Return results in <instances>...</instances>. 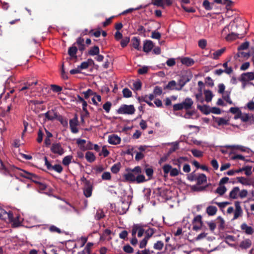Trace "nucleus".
<instances>
[{
    "label": "nucleus",
    "mask_w": 254,
    "mask_h": 254,
    "mask_svg": "<svg viewBox=\"0 0 254 254\" xmlns=\"http://www.w3.org/2000/svg\"><path fill=\"white\" fill-rule=\"evenodd\" d=\"M127 172L123 175V178L125 181L128 182H135V177L134 175H133V173L135 174H141L142 173V170L140 166H136L133 169L127 168L126 169Z\"/></svg>",
    "instance_id": "nucleus-1"
},
{
    "label": "nucleus",
    "mask_w": 254,
    "mask_h": 254,
    "mask_svg": "<svg viewBox=\"0 0 254 254\" xmlns=\"http://www.w3.org/2000/svg\"><path fill=\"white\" fill-rule=\"evenodd\" d=\"M195 181H196V185L191 187V190L194 191H203L209 186V185L205 186H198L207 182V177L204 174H199Z\"/></svg>",
    "instance_id": "nucleus-2"
},
{
    "label": "nucleus",
    "mask_w": 254,
    "mask_h": 254,
    "mask_svg": "<svg viewBox=\"0 0 254 254\" xmlns=\"http://www.w3.org/2000/svg\"><path fill=\"white\" fill-rule=\"evenodd\" d=\"M135 109L132 105H122L118 109L117 113L119 114L132 115L134 113Z\"/></svg>",
    "instance_id": "nucleus-3"
},
{
    "label": "nucleus",
    "mask_w": 254,
    "mask_h": 254,
    "mask_svg": "<svg viewBox=\"0 0 254 254\" xmlns=\"http://www.w3.org/2000/svg\"><path fill=\"white\" fill-rule=\"evenodd\" d=\"M83 179L85 181V185L83 189L84 195L86 197H89L92 195L93 189V184L85 178H83Z\"/></svg>",
    "instance_id": "nucleus-4"
},
{
    "label": "nucleus",
    "mask_w": 254,
    "mask_h": 254,
    "mask_svg": "<svg viewBox=\"0 0 254 254\" xmlns=\"http://www.w3.org/2000/svg\"><path fill=\"white\" fill-rule=\"evenodd\" d=\"M46 118L49 120H57L60 121L61 124H63V119L62 116H60L58 113L54 110H51L48 111L45 114Z\"/></svg>",
    "instance_id": "nucleus-5"
},
{
    "label": "nucleus",
    "mask_w": 254,
    "mask_h": 254,
    "mask_svg": "<svg viewBox=\"0 0 254 254\" xmlns=\"http://www.w3.org/2000/svg\"><path fill=\"white\" fill-rule=\"evenodd\" d=\"M163 170L164 173V176L167 175L170 172V175L171 177H176L179 174V171L176 168H172V166L169 164H165L163 166Z\"/></svg>",
    "instance_id": "nucleus-6"
},
{
    "label": "nucleus",
    "mask_w": 254,
    "mask_h": 254,
    "mask_svg": "<svg viewBox=\"0 0 254 254\" xmlns=\"http://www.w3.org/2000/svg\"><path fill=\"white\" fill-rule=\"evenodd\" d=\"M253 80H254V72H253L243 73L239 78V80L242 82H246Z\"/></svg>",
    "instance_id": "nucleus-7"
},
{
    "label": "nucleus",
    "mask_w": 254,
    "mask_h": 254,
    "mask_svg": "<svg viewBox=\"0 0 254 254\" xmlns=\"http://www.w3.org/2000/svg\"><path fill=\"white\" fill-rule=\"evenodd\" d=\"M235 206L236 209L234 212L233 220L237 219V218H238L240 216L242 215L243 213V210L240 205V201H235Z\"/></svg>",
    "instance_id": "nucleus-8"
},
{
    "label": "nucleus",
    "mask_w": 254,
    "mask_h": 254,
    "mask_svg": "<svg viewBox=\"0 0 254 254\" xmlns=\"http://www.w3.org/2000/svg\"><path fill=\"white\" fill-rule=\"evenodd\" d=\"M7 218L9 221L12 220V213L10 211L7 212L0 207V219L5 220Z\"/></svg>",
    "instance_id": "nucleus-9"
},
{
    "label": "nucleus",
    "mask_w": 254,
    "mask_h": 254,
    "mask_svg": "<svg viewBox=\"0 0 254 254\" xmlns=\"http://www.w3.org/2000/svg\"><path fill=\"white\" fill-rule=\"evenodd\" d=\"M121 138L117 134H112L109 136L108 142L111 144L117 145L120 143Z\"/></svg>",
    "instance_id": "nucleus-10"
},
{
    "label": "nucleus",
    "mask_w": 254,
    "mask_h": 254,
    "mask_svg": "<svg viewBox=\"0 0 254 254\" xmlns=\"http://www.w3.org/2000/svg\"><path fill=\"white\" fill-rule=\"evenodd\" d=\"M193 104V102L192 99L190 98H186L181 104L183 106V109H184L186 110L191 109L192 105Z\"/></svg>",
    "instance_id": "nucleus-11"
},
{
    "label": "nucleus",
    "mask_w": 254,
    "mask_h": 254,
    "mask_svg": "<svg viewBox=\"0 0 254 254\" xmlns=\"http://www.w3.org/2000/svg\"><path fill=\"white\" fill-rule=\"evenodd\" d=\"M51 150L53 153H57L59 155H62L63 153V148L59 143L53 144L51 147Z\"/></svg>",
    "instance_id": "nucleus-12"
},
{
    "label": "nucleus",
    "mask_w": 254,
    "mask_h": 254,
    "mask_svg": "<svg viewBox=\"0 0 254 254\" xmlns=\"http://www.w3.org/2000/svg\"><path fill=\"white\" fill-rule=\"evenodd\" d=\"M77 119L75 118L69 121V127L72 132L75 133L78 131V129L77 128Z\"/></svg>",
    "instance_id": "nucleus-13"
},
{
    "label": "nucleus",
    "mask_w": 254,
    "mask_h": 254,
    "mask_svg": "<svg viewBox=\"0 0 254 254\" xmlns=\"http://www.w3.org/2000/svg\"><path fill=\"white\" fill-rule=\"evenodd\" d=\"M153 43L150 40H145L143 43V51L144 52H149L153 48Z\"/></svg>",
    "instance_id": "nucleus-14"
},
{
    "label": "nucleus",
    "mask_w": 254,
    "mask_h": 254,
    "mask_svg": "<svg viewBox=\"0 0 254 254\" xmlns=\"http://www.w3.org/2000/svg\"><path fill=\"white\" fill-rule=\"evenodd\" d=\"M129 208V205L127 201H123L119 207V211L120 214H125Z\"/></svg>",
    "instance_id": "nucleus-15"
},
{
    "label": "nucleus",
    "mask_w": 254,
    "mask_h": 254,
    "mask_svg": "<svg viewBox=\"0 0 254 254\" xmlns=\"http://www.w3.org/2000/svg\"><path fill=\"white\" fill-rule=\"evenodd\" d=\"M20 175L22 177H24V178H27L28 179H30V180H32L33 182H37L35 180V179H36L37 178V176L33 174L28 173L25 171L22 170L21 171V172L20 173Z\"/></svg>",
    "instance_id": "nucleus-16"
},
{
    "label": "nucleus",
    "mask_w": 254,
    "mask_h": 254,
    "mask_svg": "<svg viewBox=\"0 0 254 254\" xmlns=\"http://www.w3.org/2000/svg\"><path fill=\"white\" fill-rule=\"evenodd\" d=\"M64 245L69 252L76 248V244L73 240H66L64 241Z\"/></svg>",
    "instance_id": "nucleus-17"
},
{
    "label": "nucleus",
    "mask_w": 254,
    "mask_h": 254,
    "mask_svg": "<svg viewBox=\"0 0 254 254\" xmlns=\"http://www.w3.org/2000/svg\"><path fill=\"white\" fill-rule=\"evenodd\" d=\"M250 57V52H242L241 51H238L237 54L235 56L234 58L236 60H238L240 61V59H238L239 58H243L244 59L247 60L249 59Z\"/></svg>",
    "instance_id": "nucleus-18"
},
{
    "label": "nucleus",
    "mask_w": 254,
    "mask_h": 254,
    "mask_svg": "<svg viewBox=\"0 0 254 254\" xmlns=\"http://www.w3.org/2000/svg\"><path fill=\"white\" fill-rule=\"evenodd\" d=\"M241 228L248 235H252L254 232L253 228L252 227L248 226L245 223L241 225Z\"/></svg>",
    "instance_id": "nucleus-19"
},
{
    "label": "nucleus",
    "mask_w": 254,
    "mask_h": 254,
    "mask_svg": "<svg viewBox=\"0 0 254 254\" xmlns=\"http://www.w3.org/2000/svg\"><path fill=\"white\" fill-rule=\"evenodd\" d=\"M78 49L76 46L73 44L72 46L70 47L68 50V55L72 58L76 59V55Z\"/></svg>",
    "instance_id": "nucleus-20"
},
{
    "label": "nucleus",
    "mask_w": 254,
    "mask_h": 254,
    "mask_svg": "<svg viewBox=\"0 0 254 254\" xmlns=\"http://www.w3.org/2000/svg\"><path fill=\"white\" fill-rule=\"evenodd\" d=\"M140 39L136 37H134L131 39V44L132 46L138 51L141 50V47L140 45Z\"/></svg>",
    "instance_id": "nucleus-21"
},
{
    "label": "nucleus",
    "mask_w": 254,
    "mask_h": 254,
    "mask_svg": "<svg viewBox=\"0 0 254 254\" xmlns=\"http://www.w3.org/2000/svg\"><path fill=\"white\" fill-rule=\"evenodd\" d=\"M37 84V81L24 83L23 86L19 89V91H23L27 90L32 89V86L36 85Z\"/></svg>",
    "instance_id": "nucleus-22"
},
{
    "label": "nucleus",
    "mask_w": 254,
    "mask_h": 254,
    "mask_svg": "<svg viewBox=\"0 0 254 254\" xmlns=\"http://www.w3.org/2000/svg\"><path fill=\"white\" fill-rule=\"evenodd\" d=\"M176 88H178V87L177 86V83L175 80H171L169 81L167 85H166L164 88V89H168L170 90H176Z\"/></svg>",
    "instance_id": "nucleus-23"
},
{
    "label": "nucleus",
    "mask_w": 254,
    "mask_h": 254,
    "mask_svg": "<svg viewBox=\"0 0 254 254\" xmlns=\"http://www.w3.org/2000/svg\"><path fill=\"white\" fill-rule=\"evenodd\" d=\"M181 63L188 66L193 65L194 63V60L190 58L185 57L181 59Z\"/></svg>",
    "instance_id": "nucleus-24"
},
{
    "label": "nucleus",
    "mask_w": 254,
    "mask_h": 254,
    "mask_svg": "<svg viewBox=\"0 0 254 254\" xmlns=\"http://www.w3.org/2000/svg\"><path fill=\"white\" fill-rule=\"evenodd\" d=\"M197 108L205 115H208L210 113V108L206 105L203 106L197 105Z\"/></svg>",
    "instance_id": "nucleus-25"
},
{
    "label": "nucleus",
    "mask_w": 254,
    "mask_h": 254,
    "mask_svg": "<svg viewBox=\"0 0 254 254\" xmlns=\"http://www.w3.org/2000/svg\"><path fill=\"white\" fill-rule=\"evenodd\" d=\"M217 211V208L215 206L210 205L206 208V213L209 216L214 215Z\"/></svg>",
    "instance_id": "nucleus-26"
},
{
    "label": "nucleus",
    "mask_w": 254,
    "mask_h": 254,
    "mask_svg": "<svg viewBox=\"0 0 254 254\" xmlns=\"http://www.w3.org/2000/svg\"><path fill=\"white\" fill-rule=\"evenodd\" d=\"M240 191L239 187H234L232 190L230 191L229 194V197L231 199H236L238 198V193Z\"/></svg>",
    "instance_id": "nucleus-27"
},
{
    "label": "nucleus",
    "mask_w": 254,
    "mask_h": 254,
    "mask_svg": "<svg viewBox=\"0 0 254 254\" xmlns=\"http://www.w3.org/2000/svg\"><path fill=\"white\" fill-rule=\"evenodd\" d=\"M204 94L205 95V100L207 102H209L212 100L213 95L210 90H204Z\"/></svg>",
    "instance_id": "nucleus-28"
},
{
    "label": "nucleus",
    "mask_w": 254,
    "mask_h": 254,
    "mask_svg": "<svg viewBox=\"0 0 254 254\" xmlns=\"http://www.w3.org/2000/svg\"><path fill=\"white\" fill-rule=\"evenodd\" d=\"M252 245V242L250 239H247L241 242L240 247L244 249L250 248Z\"/></svg>",
    "instance_id": "nucleus-29"
},
{
    "label": "nucleus",
    "mask_w": 254,
    "mask_h": 254,
    "mask_svg": "<svg viewBox=\"0 0 254 254\" xmlns=\"http://www.w3.org/2000/svg\"><path fill=\"white\" fill-rule=\"evenodd\" d=\"M99 48L97 46H94L88 51V54L90 56L97 55L99 54Z\"/></svg>",
    "instance_id": "nucleus-30"
},
{
    "label": "nucleus",
    "mask_w": 254,
    "mask_h": 254,
    "mask_svg": "<svg viewBox=\"0 0 254 254\" xmlns=\"http://www.w3.org/2000/svg\"><path fill=\"white\" fill-rule=\"evenodd\" d=\"M85 158L88 162L92 163L95 160L96 157L93 153L90 151H87L85 154Z\"/></svg>",
    "instance_id": "nucleus-31"
},
{
    "label": "nucleus",
    "mask_w": 254,
    "mask_h": 254,
    "mask_svg": "<svg viewBox=\"0 0 254 254\" xmlns=\"http://www.w3.org/2000/svg\"><path fill=\"white\" fill-rule=\"evenodd\" d=\"M226 51V48H223L220 50H218L213 53V59L217 60Z\"/></svg>",
    "instance_id": "nucleus-32"
},
{
    "label": "nucleus",
    "mask_w": 254,
    "mask_h": 254,
    "mask_svg": "<svg viewBox=\"0 0 254 254\" xmlns=\"http://www.w3.org/2000/svg\"><path fill=\"white\" fill-rule=\"evenodd\" d=\"M214 2L210 3L208 0H204L202 3L203 7L206 10H211L213 8Z\"/></svg>",
    "instance_id": "nucleus-33"
},
{
    "label": "nucleus",
    "mask_w": 254,
    "mask_h": 254,
    "mask_svg": "<svg viewBox=\"0 0 254 254\" xmlns=\"http://www.w3.org/2000/svg\"><path fill=\"white\" fill-rule=\"evenodd\" d=\"M155 232V230L154 229L150 228H149L145 232V236L144 238L148 240L154 234Z\"/></svg>",
    "instance_id": "nucleus-34"
},
{
    "label": "nucleus",
    "mask_w": 254,
    "mask_h": 254,
    "mask_svg": "<svg viewBox=\"0 0 254 254\" xmlns=\"http://www.w3.org/2000/svg\"><path fill=\"white\" fill-rule=\"evenodd\" d=\"M227 191V189L224 186H219L215 190V193L220 195H223Z\"/></svg>",
    "instance_id": "nucleus-35"
},
{
    "label": "nucleus",
    "mask_w": 254,
    "mask_h": 254,
    "mask_svg": "<svg viewBox=\"0 0 254 254\" xmlns=\"http://www.w3.org/2000/svg\"><path fill=\"white\" fill-rule=\"evenodd\" d=\"M121 167V165L120 163H118L115 164L111 167V170L113 173L117 174L119 172Z\"/></svg>",
    "instance_id": "nucleus-36"
},
{
    "label": "nucleus",
    "mask_w": 254,
    "mask_h": 254,
    "mask_svg": "<svg viewBox=\"0 0 254 254\" xmlns=\"http://www.w3.org/2000/svg\"><path fill=\"white\" fill-rule=\"evenodd\" d=\"M0 170L2 171L3 173L6 175L9 173V169L4 165L2 161L0 159Z\"/></svg>",
    "instance_id": "nucleus-37"
},
{
    "label": "nucleus",
    "mask_w": 254,
    "mask_h": 254,
    "mask_svg": "<svg viewBox=\"0 0 254 254\" xmlns=\"http://www.w3.org/2000/svg\"><path fill=\"white\" fill-rule=\"evenodd\" d=\"M51 90L56 93H59L62 91L63 87L56 85V84H51L50 85Z\"/></svg>",
    "instance_id": "nucleus-38"
},
{
    "label": "nucleus",
    "mask_w": 254,
    "mask_h": 254,
    "mask_svg": "<svg viewBox=\"0 0 254 254\" xmlns=\"http://www.w3.org/2000/svg\"><path fill=\"white\" fill-rule=\"evenodd\" d=\"M198 175L195 174V171H193L187 176V179L191 182L196 181Z\"/></svg>",
    "instance_id": "nucleus-39"
},
{
    "label": "nucleus",
    "mask_w": 254,
    "mask_h": 254,
    "mask_svg": "<svg viewBox=\"0 0 254 254\" xmlns=\"http://www.w3.org/2000/svg\"><path fill=\"white\" fill-rule=\"evenodd\" d=\"M237 180H238V182L242 184L243 185H249V184L248 182V178H245L244 177H237Z\"/></svg>",
    "instance_id": "nucleus-40"
},
{
    "label": "nucleus",
    "mask_w": 254,
    "mask_h": 254,
    "mask_svg": "<svg viewBox=\"0 0 254 254\" xmlns=\"http://www.w3.org/2000/svg\"><path fill=\"white\" fill-rule=\"evenodd\" d=\"M164 247V243L161 241H158L154 244L153 248L157 250H161Z\"/></svg>",
    "instance_id": "nucleus-41"
},
{
    "label": "nucleus",
    "mask_w": 254,
    "mask_h": 254,
    "mask_svg": "<svg viewBox=\"0 0 254 254\" xmlns=\"http://www.w3.org/2000/svg\"><path fill=\"white\" fill-rule=\"evenodd\" d=\"M239 34H238L232 32L231 34H229L227 35L226 37V39L228 41H232L235 40L236 39L239 38Z\"/></svg>",
    "instance_id": "nucleus-42"
},
{
    "label": "nucleus",
    "mask_w": 254,
    "mask_h": 254,
    "mask_svg": "<svg viewBox=\"0 0 254 254\" xmlns=\"http://www.w3.org/2000/svg\"><path fill=\"white\" fill-rule=\"evenodd\" d=\"M250 46L249 42L246 41L242 43L238 48V51H242L247 49Z\"/></svg>",
    "instance_id": "nucleus-43"
},
{
    "label": "nucleus",
    "mask_w": 254,
    "mask_h": 254,
    "mask_svg": "<svg viewBox=\"0 0 254 254\" xmlns=\"http://www.w3.org/2000/svg\"><path fill=\"white\" fill-rule=\"evenodd\" d=\"M191 152L192 155L195 157H201L203 156V152L197 149H191Z\"/></svg>",
    "instance_id": "nucleus-44"
},
{
    "label": "nucleus",
    "mask_w": 254,
    "mask_h": 254,
    "mask_svg": "<svg viewBox=\"0 0 254 254\" xmlns=\"http://www.w3.org/2000/svg\"><path fill=\"white\" fill-rule=\"evenodd\" d=\"M252 166H246L243 167V170H244L243 171H245V174L247 176H249L252 174Z\"/></svg>",
    "instance_id": "nucleus-45"
},
{
    "label": "nucleus",
    "mask_w": 254,
    "mask_h": 254,
    "mask_svg": "<svg viewBox=\"0 0 254 254\" xmlns=\"http://www.w3.org/2000/svg\"><path fill=\"white\" fill-rule=\"evenodd\" d=\"M145 181H146V180L143 175L139 174L135 177V182H136L138 184L144 182Z\"/></svg>",
    "instance_id": "nucleus-46"
},
{
    "label": "nucleus",
    "mask_w": 254,
    "mask_h": 254,
    "mask_svg": "<svg viewBox=\"0 0 254 254\" xmlns=\"http://www.w3.org/2000/svg\"><path fill=\"white\" fill-rule=\"evenodd\" d=\"M145 171L146 175L148 177L149 179H151L154 172L152 167H151L145 168Z\"/></svg>",
    "instance_id": "nucleus-47"
},
{
    "label": "nucleus",
    "mask_w": 254,
    "mask_h": 254,
    "mask_svg": "<svg viewBox=\"0 0 254 254\" xmlns=\"http://www.w3.org/2000/svg\"><path fill=\"white\" fill-rule=\"evenodd\" d=\"M123 94L124 97L129 98L131 97L132 92L128 88H125L123 90Z\"/></svg>",
    "instance_id": "nucleus-48"
},
{
    "label": "nucleus",
    "mask_w": 254,
    "mask_h": 254,
    "mask_svg": "<svg viewBox=\"0 0 254 254\" xmlns=\"http://www.w3.org/2000/svg\"><path fill=\"white\" fill-rule=\"evenodd\" d=\"M137 31L139 35L145 37L146 29L142 25H138Z\"/></svg>",
    "instance_id": "nucleus-49"
},
{
    "label": "nucleus",
    "mask_w": 254,
    "mask_h": 254,
    "mask_svg": "<svg viewBox=\"0 0 254 254\" xmlns=\"http://www.w3.org/2000/svg\"><path fill=\"white\" fill-rule=\"evenodd\" d=\"M219 126L227 125L229 124L228 120H225L223 118H219L216 121Z\"/></svg>",
    "instance_id": "nucleus-50"
},
{
    "label": "nucleus",
    "mask_w": 254,
    "mask_h": 254,
    "mask_svg": "<svg viewBox=\"0 0 254 254\" xmlns=\"http://www.w3.org/2000/svg\"><path fill=\"white\" fill-rule=\"evenodd\" d=\"M54 170L56 172H57L58 173H61L63 171V168L62 167V166L60 165H52L51 167H50V170Z\"/></svg>",
    "instance_id": "nucleus-51"
},
{
    "label": "nucleus",
    "mask_w": 254,
    "mask_h": 254,
    "mask_svg": "<svg viewBox=\"0 0 254 254\" xmlns=\"http://www.w3.org/2000/svg\"><path fill=\"white\" fill-rule=\"evenodd\" d=\"M232 160H236V159H240L242 160H244L246 162H248L250 161V160L248 159H245V158L244 156L241 154H237L236 155L233 156L231 157Z\"/></svg>",
    "instance_id": "nucleus-52"
},
{
    "label": "nucleus",
    "mask_w": 254,
    "mask_h": 254,
    "mask_svg": "<svg viewBox=\"0 0 254 254\" xmlns=\"http://www.w3.org/2000/svg\"><path fill=\"white\" fill-rule=\"evenodd\" d=\"M197 223L201 225L202 224V217L200 215H197L193 219L192 223L193 224H196Z\"/></svg>",
    "instance_id": "nucleus-53"
},
{
    "label": "nucleus",
    "mask_w": 254,
    "mask_h": 254,
    "mask_svg": "<svg viewBox=\"0 0 254 254\" xmlns=\"http://www.w3.org/2000/svg\"><path fill=\"white\" fill-rule=\"evenodd\" d=\"M198 46L202 49H204L207 45V41L205 39H200L198 42Z\"/></svg>",
    "instance_id": "nucleus-54"
},
{
    "label": "nucleus",
    "mask_w": 254,
    "mask_h": 254,
    "mask_svg": "<svg viewBox=\"0 0 254 254\" xmlns=\"http://www.w3.org/2000/svg\"><path fill=\"white\" fill-rule=\"evenodd\" d=\"M123 250L127 253L131 254L133 252V249L128 244L124 246Z\"/></svg>",
    "instance_id": "nucleus-55"
},
{
    "label": "nucleus",
    "mask_w": 254,
    "mask_h": 254,
    "mask_svg": "<svg viewBox=\"0 0 254 254\" xmlns=\"http://www.w3.org/2000/svg\"><path fill=\"white\" fill-rule=\"evenodd\" d=\"M84 95V98L87 99L89 96L96 94L91 89H88L86 91L83 92L82 93Z\"/></svg>",
    "instance_id": "nucleus-56"
},
{
    "label": "nucleus",
    "mask_w": 254,
    "mask_h": 254,
    "mask_svg": "<svg viewBox=\"0 0 254 254\" xmlns=\"http://www.w3.org/2000/svg\"><path fill=\"white\" fill-rule=\"evenodd\" d=\"M219 221V225L218 228L220 230H223L225 228V221L224 219L220 216H219L217 218Z\"/></svg>",
    "instance_id": "nucleus-57"
},
{
    "label": "nucleus",
    "mask_w": 254,
    "mask_h": 254,
    "mask_svg": "<svg viewBox=\"0 0 254 254\" xmlns=\"http://www.w3.org/2000/svg\"><path fill=\"white\" fill-rule=\"evenodd\" d=\"M112 104L110 102H106L103 106V108L105 110L107 113H109L111 110Z\"/></svg>",
    "instance_id": "nucleus-58"
},
{
    "label": "nucleus",
    "mask_w": 254,
    "mask_h": 254,
    "mask_svg": "<svg viewBox=\"0 0 254 254\" xmlns=\"http://www.w3.org/2000/svg\"><path fill=\"white\" fill-rule=\"evenodd\" d=\"M104 214L103 211L98 210L97 211L96 215H95V219L96 220H100L104 217Z\"/></svg>",
    "instance_id": "nucleus-59"
},
{
    "label": "nucleus",
    "mask_w": 254,
    "mask_h": 254,
    "mask_svg": "<svg viewBox=\"0 0 254 254\" xmlns=\"http://www.w3.org/2000/svg\"><path fill=\"white\" fill-rule=\"evenodd\" d=\"M129 38L128 37H126L122 39L121 41V45L123 48H124L127 46L128 43L129 42Z\"/></svg>",
    "instance_id": "nucleus-60"
},
{
    "label": "nucleus",
    "mask_w": 254,
    "mask_h": 254,
    "mask_svg": "<svg viewBox=\"0 0 254 254\" xmlns=\"http://www.w3.org/2000/svg\"><path fill=\"white\" fill-rule=\"evenodd\" d=\"M186 82H185V80L184 79H181L179 80L178 82V85L177 86L178 87V88H176V90L180 91L182 90L183 87L186 85Z\"/></svg>",
    "instance_id": "nucleus-61"
},
{
    "label": "nucleus",
    "mask_w": 254,
    "mask_h": 254,
    "mask_svg": "<svg viewBox=\"0 0 254 254\" xmlns=\"http://www.w3.org/2000/svg\"><path fill=\"white\" fill-rule=\"evenodd\" d=\"M102 179L104 180H110L111 179L110 173L109 172H104L102 175Z\"/></svg>",
    "instance_id": "nucleus-62"
},
{
    "label": "nucleus",
    "mask_w": 254,
    "mask_h": 254,
    "mask_svg": "<svg viewBox=\"0 0 254 254\" xmlns=\"http://www.w3.org/2000/svg\"><path fill=\"white\" fill-rule=\"evenodd\" d=\"M161 34L158 32H156L155 31L152 32V34L151 37L153 39L159 40L161 38Z\"/></svg>",
    "instance_id": "nucleus-63"
},
{
    "label": "nucleus",
    "mask_w": 254,
    "mask_h": 254,
    "mask_svg": "<svg viewBox=\"0 0 254 254\" xmlns=\"http://www.w3.org/2000/svg\"><path fill=\"white\" fill-rule=\"evenodd\" d=\"M153 253V251H150L149 249H145L143 251H138L136 254H152Z\"/></svg>",
    "instance_id": "nucleus-64"
}]
</instances>
